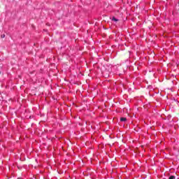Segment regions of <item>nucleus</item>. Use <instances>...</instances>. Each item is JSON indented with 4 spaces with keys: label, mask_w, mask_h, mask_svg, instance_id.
<instances>
[{
    "label": "nucleus",
    "mask_w": 179,
    "mask_h": 179,
    "mask_svg": "<svg viewBox=\"0 0 179 179\" xmlns=\"http://www.w3.org/2000/svg\"><path fill=\"white\" fill-rule=\"evenodd\" d=\"M110 19L113 22H118V19L115 18V17L114 16L110 17Z\"/></svg>",
    "instance_id": "1"
},
{
    "label": "nucleus",
    "mask_w": 179,
    "mask_h": 179,
    "mask_svg": "<svg viewBox=\"0 0 179 179\" xmlns=\"http://www.w3.org/2000/svg\"><path fill=\"white\" fill-rule=\"evenodd\" d=\"M120 121H121L122 122H124L127 121V117H121V118H120Z\"/></svg>",
    "instance_id": "2"
},
{
    "label": "nucleus",
    "mask_w": 179,
    "mask_h": 179,
    "mask_svg": "<svg viewBox=\"0 0 179 179\" xmlns=\"http://www.w3.org/2000/svg\"><path fill=\"white\" fill-rule=\"evenodd\" d=\"M169 179H176V176H171L169 177Z\"/></svg>",
    "instance_id": "3"
},
{
    "label": "nucleus",
    "mask_w": 179,
    "mask_h": 179,
    "mask_svg": "<svg viewBox=\"0 0 179 179\" xmlns=\"http://www.w3.org/2000/svg\"><path fill=\"white\" fill-rule=\"evenodd\" d=\"M1 38H5V34L1 35Z\"/></svg>",
    "instance_id": "4"
},
{
    "label": "nucleus",
    "mask_w": 179,
    "mask_h": 179,
    "mask_svg": "<svg viewBox=\"0 0 179 179\" xmlns=\"http://www.w3.org/2000/svg\"><path fill=\"white\" fill-rule=\"evenodd\" d=\"M0 74H1V71H0Z\"/></svg>",
    "instance_id": "5"
}]
</instances>
